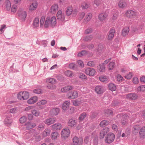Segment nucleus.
Here are the masks:
<instances>
[{
	"label": "nucleus",
	"instance_id": "f257e3e1",
	"mask_svg": "<svg viewBox=\"0 0 145 145\" xmlns=\"http://www.w3.org/2000/svg\"><path fill=\"white\" fill-rule=\"evenodd\" d=\"M115 135L112 133H108L105 138V142L108 144H110L113 142L115 138Z\"/></svg>",
	"mask_w": 145,
	"mask_h": 145
},
{
	"label": "nucleus",
	"instance_id": "f03ea898",
	"mask_svg": "<svg viewBox=\"0 0 145 145\" xmlns=\"http://www.w3.org/2000/svg\"><path fill=\"white\" fill-rule=\"evenodd\" d=\"M70 134L69 129L67 127L62 129L61 132V137L62 139H66L69 137Z\"/></svg>",
	"mask_w": 145,
	"mask_h": 145
},
{
	"label": "nucleus",
	"instance_id": "7ed1b4c3",
	"mask_svg": "<svg viewBox=\"0 0 145 145\" xmlns=\"http://www.w3.org/2000/svg\"><path fill=\"white\" fill-rule=\"evenodd\" d=\"M78 93L77 91L74 90L69 92L67 94L68 98L70 99H74L78 97Z\"/></svg>",
	"mask_w": 145,
	"mask_h": 145
},
{
	"label": "nucleus",
	"instance_id": "20e7f679",
	"mask_svg": "<svg viewBox=\"0 0 145 145\" xmlns=\"http://www.w3.org/2000/svg\"><path fill=\"white\" fill-rule=\"evenodd\" d=\"M86 74L90 76H93L95 74L96 71L95 69L91 67H87L85 70Z\"/></svg>",
	"mask_w": 145,
	"mask_h": 145
},
{
	"label": "nucleus",
	"instance_id": "39448f33",
	"mask_svg": "<svg viewBox=\"0 0 145 145\" xmlns=\"http://www.w3.org/2000/svg\"><path fill=\"white\" fill-rule=\"evenodd\" d=\"M138 97L137 95L135 93H128L126 95V98L130 100H134L137 99Z\"/></svg>",
	"mask_w": 145,
	"mask_h": 145
},
{
	"label": "nucleus",
	"instance_id": "423d86ee",
	"mask_svg": "<svg viewBox=\"0 0 145 145\" xmlns=\"http://www.w3.org/2000/svg\"><path fill=\"white\" fill-rule=\"evenodd\" d=\"M136 12L134 11L129 10L125 12V15L128 18H132L135 17L136 15Z\"/></svg>",
	"mask_w": 145,
	"mask_h": 145
},
{
	"label": "nucleus",
	"instance_id": "0eeeda50",
	"mask_svg": "<svg viewBox=\"0 0 145 145\" xmlns=\"http://www.w3.org/2000/svg\"><path fill=\"white\" fill-rule=\"evenodd\" d=\"M52 129L54 131L60 130L62 127V125L59 123H57L51 126Z\"/></svg>",
	"mask_w": 145,
	"mask_h": 145
},
{
	"label": "nucleus",
	"instance_id": "6e6552de",
	"mask_svg": "<svg viewBox=\"0 0 145 145\" xmlns=\"http://www.w3.org/2000/svg\"><path fill=\"white\" fill-rule=\"evenodd\" d=\"M95 91L98 94H102L104 92L103 87L102 86H97L95 88Z\"/></svg>",
	"mask_w": 145,
	"mask_h": 145
},
{
	"label": "nucleus",
	"instance_id": "1a4fd4ad",
	"mask_svg": "<svg viewBox=\"0 0 145 145\" xmlns=\"http://www.w3.org/2000/svg\"><path fill=\"white\" fill-rule=\"evenodd\" d=\"M59 109L58 108H53L50 111V114L52 116L57 115L59 113Z\"/></svg>",
	"mask_w": 145,
	"mask_h": 145
},
{
	"label": "nucleus",
	"instance_id": "9d476101",
	"mask_svg": "<svg viewBox=\"0 0 145 145\" xmlns=\"http://www.w3.org/2000/svg\"><path fill=\"white\" fill-rule=\"evenodd\" d=\"M56 121V119L54 118H50L45 120L44 122L46 125H50L54 123Z\"/></svg>",
	"mask_w": 145,
	"mask_h": 145
},
{
	"label": "nucleus",
	"instance_id": "9b49d317",
	"mask_svg": "<svg viewBox=\"0 0 145 145\" xmlns=\"http://www.w3.org/2000/svg\"><path fill=\"white\" fill-rule=\"evenodd\" d=\"M26 126V129L27 130H29L33 128L36 126V124L31 122H27L25 124Z\"/></svg>",
	"mask_w": 145,
	"mask_h": 145
},
{
	"label": "nucleus",
	"instance_id": "f8f14e48",
	"mask_svg": "<svg viewBox=\"0 0 145 145\" xmlns=\"http://www.w3.org/2000/svg\"><path fill=\"white\" fill-rule=\"evenodd\" d=\"M18 16L20 17L23 21H25L27 16V13L25 11L20 12L19 11L18 12Z\"/></svg>",
	"mask_w": 145,
	"mask_h": 145
},
{
	"label": "nucleus",
	"instance_id": "ddd939ff",
	"mask_svg": "<svg viewBox=\"0 0 145 145\" xmlns=\"http://www.w3.org/2000/svg\"><path fill=\"white\" fill-rule=\"evenodd\" d=\"M56 24V19L55 16H53L51 18H50V25L52 27L54 28Z\"/></svg>",
	"mask_w": 145,
	"mask_h": 145
},
{
	"label": "nucleus",
	"instance_id": "4468645a",
	"mask_svg": "<svg viewBox=\"0 0 145 145\" xmlns=\"http://www.w3.org/2000/svg\"><path fill=\"white\" fill-rule=\"evenodd\" d=\"M76 123V121L74 119L71 118L70 119L68 122V126L71 127H74Z\"/></svg>",
	"mask_w": 145,
	"mask_h": 145
},
{
	"label": "nucleus",
	"instance_id": "2eb2a0df",
	"mask_svg": "<svg viewBox=\"0 0 145 145\" xmlns=\"http://www.w3.org/2000/svg\"><path fill=\"white\" fill-rule=\"evenodd\" d=\"M109 129L108 127H105L104 129L100 133L99 138L103 139L105 135V133H106L107 131H109Z\"/></svg>",
	"mask_w": 145,
	"mask_h": 145
},
{
	"label": "nucleus",
	"instance_id": "dca6fc26",
	"mask_svg": "<svg viewBox=\"0 0 145 145\" xmlns=\"http://www.w3.org/2000/svg\"><path fill=\"white\" fill-rule=\"evenodd\" d=\"M38 98L37 96H33L27 100V103L30 104H34L37 101Z\"/></svg>",
	"mask_w": 145,
	"mask_h": 145
},
{
	"label": "nucleus",
	"instance_id": "f3484780",
	"mask_svg": "<svg viewBox=\"0 0 145 145\" xmlns=\"http://www.w3.org/2000/svg\"><path fill=\"white\" fill-rule=\"evenodd\" d=\"M73 87L70 86H65L61 89V91L63 93H65L73 89Z\"/></svg>",
	"mask_w": 145,
	"mask_h": 145
},
{
	"label": "nucleus",
	"instance_id": "a211bd4d",
	"mask_svg": "<svg viewBox=\"0 0 145 145\" xmlns=\"http://www.w3.org/2000/svg\"><path fill=\"white\" fill-rule=\"evenodd\" d=\"M70 105V102L68 101H65L63 104L62 106V109L65 110H67L69 108V105Z\"/></svg>",
	"mask_w": 145,
	"mask_h": 145
},
{
	"label": "nucleus",
	"instance_id": "6ab92c4d",
	"mask_svg": "<svg viewBox=\"0 0 145 145\" xmlns=\"http://www.w3.org/2000/svg\"><path fill=\"white\" fill-rule=\"evenodd\" d=\"M105 115L107 117L112 116L113 113V111L110 109H106L104 110Z\"/></svg>",
	"mask_w": 145,
	"mask_h": 145
},
{
	"label": "nucleus",
	"instance_id": "aec40b11",
	"mask_svg": "<svg viewBox=\"0 0 145 145\" xmlns=\"http://www.w3.org/2000/svg\"><path fill=\"white\" fill-rule=\"evenodd\" d=\"M108 89L112 91H115L116 89L115 84L112 83L108 84Z\"/></svg>",
	"mask_w": 145,
	"mask_h": 145
},
{
	"label": "nucleus",
	"instance_id": "412c9836",
	"mask_svg": "<svg viewBox=\"0 0 145 145\" xmlns=\"http://www.w3.org/2000/svg\"><path fill=\"white\" fill-rule=\"evenodd\" d=\"M129 31V27H126L123 28L122 30V35L123 37H125L128 34Z\"/></svg>",
	"mask_w": 145,
	"mask_h": 145
},
{
	"label": "nucleus",
	"instance_id": "4be33fe9",
	"mask_svg": "<svg viewBox=\"0 0 145 145\" xmlns=\"http://www.w3.org/2000/svg\"><path fill=\"white\" fill-rule=\"evenodd\" d=\"M78 77L83 81H86L88 79L87 76L82 73H80L78 75Z\"/></svg>",
	"mask_w": 145,
	"mask_h": 145
},
{
	"label": "nucleus",
	"instance_id": "5701e85b",
	"mask_svg": "<svg viewBox=\"0 0 145 145\" xmlns=\"http://www.w3.org/2000/svg\"><path fill=\"white\" fill-rule=\"evenodd\" d=\"M109 121L106 120H105L102 121L99 124L101 127H103L109 124Z\"/></svg>",
	"mask_w": 145,
	"mask_h": 145
},
{
	"label": "nucleus",
	"instance_id": "b1692460",
	"mask_svg": "<svg viewBox=\"0 0 145 145\" xmlns=\"http://www.w3.org/2000/svg\"><path fill=\"white\" fill-rule=\"evenodd\" d=\"M22 94L23 95V100L27 99L29 97V92L27 91H22Z\"/></svg>",
	"mask_w": 145,
	"mask_h": 145
},
{
	"label": "nucleus",
	"instance_id": "393cba45",
	"mask_svg": "<svg viewBox=\"0 0 145 145\" xmlns=\"http://www.w3.org/2000/svg\"><path fill=\"white\" fill-rule=\"evenodd\" d=\"M97 69L100 72H104L105 71V66L103 64H101L97 66Z\"/></svg>",
	"mask_w": 145,
	"mask_h": 145
},
{
	"label": "nucleus",
	"instance_id": "a878e982",
	"mask_svg": "<svg viewBox=\"0 0 145 145\" xmlns=\"http://www.w3.org/2000/svg\"><path fill=\"white\" fill-rule=\"evenodd\" d=\"M139 134L141 137H145V127H143L141 128L139 131Z\"/></svg>",
	"mask_w": 145,
	"mask_h": 145
},
{
	"label": "nucleus",
	"instance_id": "bb28decb",
	"mask_svg": "<svg viewBox=\"0 0 145 145\" xmlns=\"http://www.w3.org/2000/svg\"><path fill=\"white\" fill-rule=\"evenodd\" d=\"M134 130L133 131V133L137 135L141 129L140 126L139 125H135L133 127Z\"/></svg>",
	"mask_w": 145,
	"mask_h": 145
},
{
	"label": "nucleus",
	"instance_id": "cd10ccee",
	"mask_svg": "<svg viewBox=\"0 0 145 145\" xmlns=\"http://www.w3.org/2000/svg\"><path fill=\"white\" fill-rule=\"evenodd\" d=\"M39 19L38 18H36L34 21L33 23V25L35 27H37L39 25Z\"/></svg>",
	"mask_w": 145,
	"mask_h": 145
},
{
	"label": "nucleus",
	"instance_id": "c85d7f7f",
	"mask_svg": "<svg viewBox=\"0 0 145 145\" xmlns=\"http://www.w3.org/2000/svg\"><path fill=\"white\" fill-rule=\"evenodd\" d=\"M50 17L49 16L47 17L45 22L44 24V27L46 28L48 27L49 24H50Z\"/></svg>",
	"mask_w": 145,
	"mask_h": 145
},
{
	"label": "nucleus",
	"instance_id": "c756f323",
	"mask_svg": "<svg viewBox=\"0 0 145 145\" xmlns=\"http://www.w3.org/2000/svg\"><path fill=\"white\" fill-rule=\"evenodd\" d=\"M120 101L118 100H114L112 102L111 105L112 106H117L120 104Z\"/></svg>",
	"mask_w": 145,
	"mask_h": 145
},
{
	"label": "nucleus",
	"instance_id": "7c9ffc66",
	"mask_svg": "<svg viewBox=\"0 0 145 145\" xmlns=\"http://www.w3.org/2000/svg\"><path fill=\"white\" fill-rule=\"evenodd\" d=\"M58 9V5L56 4H54V5H53L50 8L52 12H56V11Z\"/></svg>",
	"mask_w": 145,
	"mask_h": 145
},
{
	"label": "nucleus",
	"instance_id": "2f4dec72",
	"mask_svg": "<svg viewBox=\"0 0 145 145\" xmlns=\"http://www.w3.org/2000/svg\"><path fill=\"white\" fill-rule=\"evenodd\" d=\"M126 3L124 1H120L118 3V6L120 8H123L127 6Z\"/></svg>",
	"mask_w": 145,
	"mask_h": 145
},
{
	"label": "nucleus",
	"instance_id": "473e14b6",
	"mask_svg": "<svg viewBox=\"0 0 145 145\" xmlns=\"http://www.w3.org/2000/svg\"><path fill=\"white\" fill-rule=\"evenodd\" d=\"M5 3L6 9V10H9L11 7V4L10 1L8 0H7L5 2Z\"/></svg>",
	"mask_w": 145,
	"mask_h": 145
},
{
	"label": "nucleus",
	"instance_id": "72a5a7b5",
	"mask_svg": "<svg viewBox=\"0 0 145 145\" xmlns=\"http://www.w3.org/2000/svg\"><path fill=\"white\" fill-rule=\"evenodd\" d=\"M144 91H145V85H141L137 88V92L138 93L139 92H144Z\"/></svg>",
	"mask_w": 145,
	"mask_h": 145
},
{
	"label": "nucleus",
	"instance_id": "f704fd0d",
	"mask_svg": "<svg viewBox=\"0 0 145 145\" xmlns=\"http://www.w3.org/2000/svg\"><path fill=\"white\" fill-rule=\"evenodd\" d=\"M77 65L73 63H70L69 65V67L70 69H72L74 70H77Z\"/></svg>",
	"mask_w": 145,
	"mask_h": 145
},
{
	"label": "nucleus",
	"instance_id": "c9c22d12",
	"mask_svg": "<svg viewBox=\"0 0 145 145\" xmlns=\"http://www.w3.org/2000/svg\"><path fill=\"white\" fill-rule=\"evenodd\" d=\"M86 116V114L85 112L82 113L79 116L78 120L79 121H82Z\"/></svg>",
	"mask_w": 145,
	"mask_h": 145
},
{
	"label": "nucleus",
	"instance_id": "e433bc0d",
	"mask_svg": "<svg viewBox=\"0 0 145 145\" xmlns=\"http://www.w3.org/2000/svg\"><path fill=\"white\" fill-rule=\"evenodd\" d=\"M47 101L45 100L42 99L39 101L36 104L38 106H41L45 105Z\"/></svg>",
	"mask_w": 145,
	"mask_h": 145
},
{
	"label": "nucleus",
	"instance_id": "4c0bfd02",
	"mask_svg": "<svg viewBox=\"0 0 145 145\" xmlns=\"http://www.w3.org/2000/svg\"><path fill=\"white\" fill-rule=\"evenodd\" d=\"M12 122V120L9 117L6 118L4 120V123L7 125H10Z\"/></svg>",
	"mask_w": 145,
	"mask_h": 145
},
{
	"label": "nucleus",
	"instance_id": "58836bf2",
	"mask_svg": "<svg viewBox=\"0 0 145 145\" xmlns=\"http://www.w3.org/2000/svg\"><path fill=\"white\" fill-rule=\"evenodd\" d=\"M72 8L68 7L66 11V14L67 16H69L72 13Z\"/></svg>",
	"mask_w": 145,
	"mask_h": 145
},
{
	"label": "nucleus",
	"instance_id": "ea45409f",
	"mask_svg": "<svg viewBox=\"0 0 145 145\" xmlns=\"http://www.w3.org/2000/svg\"><path fill=\"white\" fill-rule=\"evenodd\" d=\"M115 65V63L114 62H110L108 66V68L109 70H112L114 68Z\"/></svg>",
	"mask_w": 145,
	"mask_h": 145
},
{
	"label": "nucleus",
	"instance_id": "a19ab883",
	"mask_svg": "<svg viewBox=\"0 0 145 145\" xmlns=\"http://www.w3.org/2000/svg\"><path fill=\"white\" fill-rule=\"evenodd\" d=\"M47 81L49 83H51L52 85L55 84L56 82V79L52 78L47 79Z\"/></svg>",
	"mask_w": 145,
	"mask_h": 145
},
{
	"label": "nucleus",
	"instance_id": "79ce46f5",
	"mask_svg": "<svg viewBox=\"0 0 145 145\" xmlns=\"http://www.w3.org/2000/svg\"><path fill=\"white\" fill-rule=\"evenodd\" d=\"M57 18L58 20H61L62 22L64 21L65 20V16L64 15H63L62 14L61 15L57 16Z\"/></svg>",
	"mask_w": 145,
	"mask_h": 145
},
{
	"label": "nucleus",
	"instance_id": "37998d69",
	"mask_svg": "<svg viewBox=\"0 0 145 145\" xmlns=\"http://www.w3.org/2000/svg\"><path fill=\"white\" fill-rule=\"evenodd\" d=\"M37 5L32 3L29 7V9L31 10H35L37 8Z\"/></svg>",
	"mask_w": 145,
	"mask_h": 145
},
{
	"label": "nucleus",
	"instance_id": "c03bdc74",
	"mask_svg": "<svg viewBox=\"0 0 145 145\" xmlns=\"http://www.w3.org/2000/svg\"><path fill=\"white\" fill-rule=\"evenodd\" d=\"M92 35H90L85 37L83 40L84 41L87 42L91 40L92 39Z\"/></svg>",
	"mask_w": 145,
	"mask_h": 145
},
{
	"label": "nucleus",
	"instance_id": "a18cd8bd",
	"mask_svg": "<svg viewBox=\"0 0 145 145\" xmlns=\"http://www.w3.org/2000/svg\"><path fill=\"white\" fill-rule=\"evenodd\" d=\"M99 80L101 82H104L107 81V78L106 76H101L99 77Z\"/></svg>",
	"mask_w": 145,
	"mask_h": 145
},
{
	"label": "nucleus",
	"instance_id": "49530a36",
	"mask_svg": "<svg viewBox=\"0 0 145 145\" xmlns=\"http://www.w3.org/2000/svg\"><path fill=\"white\" fill-rule=\"evenodd\" d=\"M19 120L21 123H23L26 121L27 117L25 116H23L21 117Z\"/></svg>",
	"mask_w": 145,
	"mask_h": 145
},
{
	"label": "nucleus",
	"instance_id": "de8ad7c7",
	"mask_svg": "<svg viewBox=\"0 0 145 145\" xmlns=\"http://www.w3.org/2000/svg\"><path fill=\"white\" fill-rule=\"evenodd\" d=\"M32 114L36 116H38L39 114V112L36 110H31Z\"/></svg>",
	"mask_w": 145,
	"mask_h": 145
},
{
	"label": "nucleus",
	"instance_id": "09e8293b",
	"mask_svg": "<svg viewBox=\"0 0 145 145\" xmlns=\"http://www.w3.org/2000/svg\"><path fill=\"white\" fill-rule=\"evenodd\" d=\"M56 78L59 81H63L64 80V78L63 75L61 74L57 75L56 76Z\"/></svg>",
	"mask_w": 145,
	"mask_h": 145
},
{
	"label": "nucleus",
	"instance_id": "8fccbe9b",
	"mask_svg": "<svg viewBox=\"0 0 145 145\" xmlns=\"http://www.w3.org/2000/svg\"><path fill=\"white\" fill-rule=\"evenodd\" d=\"M106 15L103 13L100 14L99 15V18L100 20H104L106 17Z\"/></svg>",
	"mask_w": 145,
	"mask_h": 145
},
{
	"label": "nucleus",
	"instance_id": "3c124183",
	"mask_svg": "<svg viewBox=\"0 0 145 145\" xmlns=\"http://www.w3.org/2000/svg\"><path fill=\"white\" fill-rule=\"evenodd\" d=\"M45 20V18L44 16H42L40 20V27H42Z\"/></svg>",
	"mask_w": 145,
	"mask_h": 145
},
{
	"label": "nucleus",
	"instance_id": "603ef678",
	"mask_svg": "<svg viewBox=\"0 0 145 145\" xmlns=\"http://www.w3.org/2000/svg\"><path fill=\"white\" fill-rule=\"evenodd\" d=\"M65 74L67 76L70 77H72V72L70 71H67L65 72Z\"/></svg>",
	"mask_w": 145,
	"mask_h": 145
},
{
	"label": "nucleus",
	"instance_id": "864d4df0",
	"mask_svg": "<svg viewBox=\"0 0 145 145\" xmlns=\"http://www.w3.org/2000/svg\"><path fill=\"white\" fill-rule=\"evenodd\" d=\"M58 135V133L57 131L54 132L52 133V138L53 139H55L57 137Z\"/></svg>",
	"mask_w": 145,
	"mask_h": 145
},
{
	"label": "nucleus",
	"instance_id": "5fc2aeb1",
	"mask_svg": "<svg viewBox=\"0 0 145 145\" xmlns=\"http://www.w3.org/2000/svg\"><path fill=\"white\" fill-rule=\"evenodd\" d=\"M81 103V101L77 99L75 100L73 102V104L75 106H79Z\"/></svg>",
	"mask_w": 145,
	"mask_h": 145
},
{
	"label": "nucleus",
	"instance_id": "6e6d98bb",
	"mask_svg": "<svg viewBox=\"0 0 145 145\" xmlns=\"http://www.w3.org/2000/svg\"><path fill=\"white\" fill-rule=\"evenodd\" d=\"M42 91L40 89H36L33 90V92L36 94H40L42 93Z\"/></svg>",
	"mask_w": 145,
	"mask_h": 145
},
{
	"label": "nucleus",
	"instance_id": "4d7b16f0",
	"mask_svg": "<svg viewBox=\"0 0 145 145\" xmlns=\"http://www.w3.org/2000/svg\"><path fill=\"white\" fill-rule=\"evenodd\" d=\"M98 137L95 136L93 139V145H97L98 144Z\"/></svg>",
	"mask_w": 145,
	"mask_h": 145
},
{
	"label": "nucleus",
	"instance_id": "13d9d810",
	"mask_svg": "<svg viewBox=\"0 0 145 145\" xmlns=\"http://www.w3.org/2000/svg\"><path fill=\"white\" fill-rule=\"evenodd\" d=\"M117 79L118 81L120 82H122L123 80V77L120 74L117 75Z\"/></svg>",
	"mask_w": 145,
	"mask_h": 145
},
{
	"label": "nucleus",
	"instance_id": "bf43d9fd",
	"mask_svg": "<svg viewBox=\"0 0 145 145\" xmlns=\"http://www.w3.org/2000/svg\"><path fill=\"white\" fill-rule=\"evenodd\" d=\"M44 134L45 136H48L50 135V129L45 130L44 132Z\"/></svg>",
	"mask_w": 145,
	"mask_h": 145
},
{
	"label": "nucleus",
	"instance_id": "052dcab7",
	"mask_svg": "<svg viewBox=\"0 0 145 145\" xmlns=\"http://www.w3.org/2000/svg\"><path fill=\"white\" fill-rule=\"evenodd\" d=\"M17 97L20 100H23V95L22 94V91L20 92L17 94Z\"/></svg>",
	"mask_w": 145,
	"mask_h": 145
},
{
	"label": "nucleus",
	"instance_id": "680f3d73",
	"mask_svg": "<svg viewBox=\"0 0 145 145\" xmlns=\"http://www.w3.org/2000/svg\"><path fill=\"white\" fill-rule=\"evenodd\" d=\"M133 83L135 84H137L138 82V80L137 77H134L132 79Z\"/></svg>",
	"mask_w": 145,
	"mask_h": 145
},
{
	"label": "nucleus",
	"instance_id": "e2e57ef3",
	"mask_svg": "<svg viewBox=\"0 0 145 145\" xmlns=\"http://www.w3.org/2000/svg\"><path fill=\"white\" fill-rule=\"evenodd\" d=\"M89 137L87 136L85 137L84 140V144H87L89 142Z\"/></svg>",
	"mask_w": 145,
	"mask_h": 145
},
{
	"label": "nucleus",
	"instance_id": "0e129e2a",
	"mask_svg": "<svg viewBox=\"0 0 145 145\" xmlns=\"http://www.w3.org/2000/svg\"><path fill=\"white\" fill-rule=\"evenodd\" d=\"M92 28H90L89 29H87L85 30V33L86 34H88L91 33L92 32Z\"/></svg>",
	"mask_w": 145,
	"mask_h": 145
},
{
	"label": "nucleus",
	"instance_id": "69168bd1",
	"mask_svg": "<svg viewBox=\"0 0 145 145\" xmlns=\"http://www.w3.org/2000/svg\"><path fill=\"white\" fill-rule=\"evenodd\" d=\"M132 73L129 72L128 74L125 76V77L128 79H130L132 78Z\"/></svg>",
	"mask_w": 145,
	"mask_h": 145
},
{
	"label": "nucleus",
	"instance_id": "338daca9",
	"mask_svg": "<svg viewBox=\"0 0 145 145\" xmlns=\"http://www.w3.org/2000/svg\"><path fill=\"white\" fill-rule=\"evenodd\" d=\"M87 65L90 67H94L95 65V64L93 61H90L88 62Z\"/></svg>",
	"mask_w": 145,
	"mask_h": 145
},
{
	"label": "nucleus",
	"instance_id": "774afa93",
	"mask_svg": "<svg viewBox=\"0 0 145 145\" xmlns=\"http://www.w3.org/2000/svg\"><path fill=\"white\" fill-rule=\"evenodd\" d=\"M101 2V1L100 0H95L94 1V3L98 6L100 5Z\"/></svg>",
	"mask_w": 145,
	"mask_h": 145
}]
</instances>
